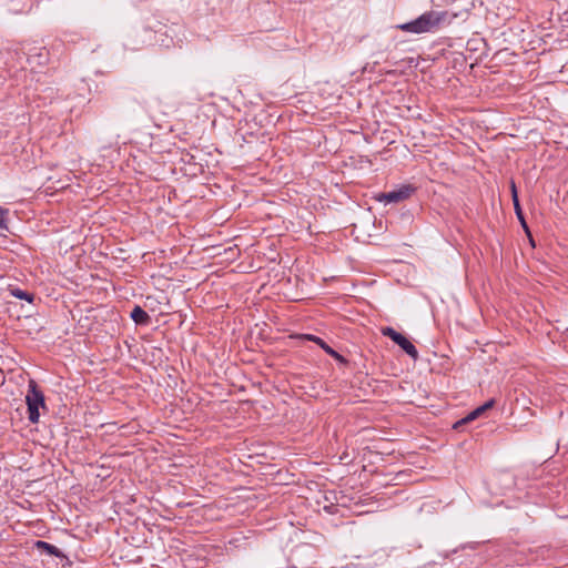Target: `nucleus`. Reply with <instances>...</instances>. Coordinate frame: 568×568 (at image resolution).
I'll return each mask as SVG.
<instances>
[{
	"label": "nucleus",
	"mask_w": 568,
	"mask_h": 568,
	"mask_svg": "<svg viewBox=\"0 0 568 568\" xmlns=\"http://www.w3.org/2000/svg\"><path fill=\"white\" fill-rule=\"evenodd\" d=\"M9 214V210L4 207H0V232L8 231L7 216Z\"/></svg>",
	"instance_id": "nucleus-12"
},
{
	"label": "nucleus",
	"mask_w": 568,
	"mask_h": 568,
	"mask_svg": "<svg viewBox=\"0 0 568 568\" xmlns=\"http://www.w3.org/2000/svg\"><path fill=\"white\" fill-rule=\"evenodd\" d=\"M131 318L139 325H146L150 321L149 314L140 306L132 310Z\"/></svg>",
	"instance_id": "nucleus-7"
},
{
	"label": "nucleus",
	"mask_w": 568,
	"mask_h": 568,
	"mask_svg": "<svg viewBox=\"0 0 568 568\" xmlns=\"http://www.w3.org/2000/svg\"><path fill=\"white\" fill-rule=\"evenodd\" d=\"M26 402L28 406V418L32 424L39 422L40 407H45L44 395L42 390L38 387L37 383L31 379L28 384V393L26 396Z\"/></svg>",
	"instance_id": "nucleus-2"
},
{
	"label": "nucleus",
	"mask_w": 568,
	"mask_h": 568,
	"mask_svg": "<svg viewBox=\"0 0 568 568\" xmlns=\"http://www.w3.org/2000/svg\"><path fill=\"white\" fill-rule=\"evenodd\" d=\"M382 334L384 336L389 337L395 344H397L413 359H417L418 352H417L416 347L403 334L398 333L393 327H383Z\"/></svg>",
	"instance_id": "nucleus-3"
},
{
	"label": "nucleus",
	"mask_w": 568,
	"mask_h": 568,
	"mask_svg": "<svg viewBox=\"0 0 568 568\" xmlns=\"http://www.w3.org/2000/svg\"><path fill=\"white\" fill-rule=\"evenodd\" d=\"M316 344L321 346L328 355L332 357L343 362L344 357L339 355L336 351H334L329 345H327L322 338H316Z\"/></svg>",
	"instance_id": "nucleus-10"
},
{
	"label": "nucleus",
	"mask_w": 568,
	"mask_h": 568,
	"mask_svg": "<svg viewBox=\"0 0 568 568\" xmlns=\"http://www.w3.org/2000/svg\"><path fill=\"white\" fill-rule=\"evenodd\" d=\"M467 11H463L459 13L452 12V11H427L419 16L417 19L402 23L396 26L397 29H400L406 32L412 33H425V32H432L436 30L440 26L450 24L454 19L456 18H466Z\"/></svg>",
	"instance_id": "nucleus-1"
},
{
	"label": "nucleus",
	"mask_w": 568,
	"mask_h": 568,
	"mask_svg": "<svg viewBox=\"0 0 568 568\" xmlns=\"http://www.w3.org/2000/svg\"><path fill=\"white\" fill-rule=\"evenodd\" d=\"M413 192L414 189L410 185H403L398 190L379 194L377 200L384 203H398L408 199Z\"/></svg>",
	"instance_id": "nucleus-4"
},
{
	"label": "nucleus",
	"mask_w": 568,
	"mask_h": 568,
	"mask_svg": "<svg viewBox=\"0 0 568 568\" xmlns=\"http://www.w3.org/2000/svg\"><path fill=\"white\" fill-rule=\"evenodd\" d=\"M306 337H307V339L313 341L314 343H316V338H318L315 335H307Z\"/></svg>",
	"instance_id": "nucleus-13"
},
{
	"label": "nucleus",
	"mask_w": 568,
	"mask_h": 568,
	"mask_svg": "<svg viewBox=\"0 0 568 568\" xmlns=\"http://www.w3.org/2000/svg\"><path fill=\"white\" fill-rule=\"evenodd\" d=\"M495 405V399H489L486 403H484L481 406L477 407L473 412H470L466 417L462 418L460 420L456 422L454 424V428H459L460 425L469 423L471 420H475L478 418L483 413H485L487 409H490Z\"/></svg>",
	"instance_id": "nucleus-5"
},
{
	"label": "nucleus",
	"mask_w": 568,
	"mask_h": 568,
	"mask_svg": "<svg viewBox=\"0 0 568 568\" xmlns=\"http://www.w3.org/2000/svg\"><path fill=\"white\" fill-rule=\"evenodd\" d=\"M11 294H12L14 297L19 298V300H26V301H28L29 303H32V302H33V298H34V296H33L32 294H30V293H28V292H26V291H22V290H20V288H14V290H12V291H11Z\"/></svg>",
	"instance_id": "nucleus-11"
},
{
	"label": "nucleus",
	"mask_w": 568,
	"mask_h": 568,
	"mask_svg": "<svg viewBox=\"0 0 568 568\" xmlns=\"http://www.w3.org/2000/svg\"><path fill=\"white\" fill-rule=\"evenodd\" d=\"M36 547L38 549H41V550H44L47 554L51 555V556H54V557H61L62 556V552L61 550L55 547L54 545H51L47 541H43V540H38L36 542Z\"/></svg>",
	"instance_id": "nucleus-8"
},
{
	"label": "nucleus",
	"mask_w": 568,
	"mask_h": 568,
	"mask_svg": "<svg viewBox=\"0 0 568 568\" xmlns=\"http://www.w3.org/2000/svg\"><path fill=\"white\" fill-rule=\"evenodd\" d=\"M519 221H520V223H521L523 227H524L526 231H528V226H527V224H526L525 219L523 217V220H519Z\"/></svg>",
	"instance_id": "nucleus-14"
},
{
	"label": "nucleus",
	"mask_w": 568,
	"mask_h": 568,
	"mask_svg": "<svg viewBox=\"0 0 568 568\" xmlns=\"http://www.w3.org/2000/svg\"><path fill=\"white\" fill-rule=\"evenodd\" d=\"M510 190H511V199L514 202L515 213H516L518 220H523V211H521V207L519 204L517 189H516V184L514 181H511V183H510Z\"/></svg>",
	"instance_id": "nucleus-9"
},
{
	"label": "nucleus",
	"mask_w": 568,
	"mask_h": 568,
	"mask_svg": "<svg viewBox=\"0 0 568 568\" xmlns=\"http://www.w3.org/2000/svg\"><path fill=\"white\" fill-rule=\"evenodd\" d=\"M34 53L28 55V62L31 65H44L48 61V52L44 48H34Z\"/></svg>",
	"instance_id": "nucleus-6"
}]
</instances>
